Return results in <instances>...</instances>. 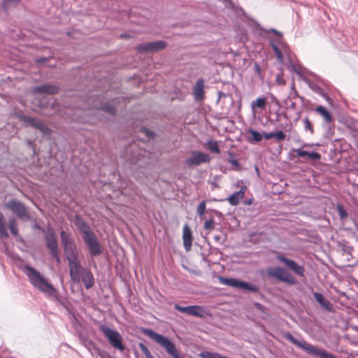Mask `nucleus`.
<instances>
[{
	"label": "nucleus",
	"instance_id": "nucleus-8",
	"mask_svg": "<svg viewBox=\"0 0 358 358\" xmlns=\"http://www.w3.org/2000/svg\"><path fill=\"white\" fill-rule=\"evenodd\" d=\"M267 274L269 277L275 278L278 281L290 285H294L297 282L296 279L290 273L280 266L268 269L267 271Z\"/></svg>",
	"mask_w": 358,
	"mask_h": 358
},
{
	"label": "nucleus",
	"instance_id": "nucleus-58",
	"mask_svg": "<svg viewBox=\"0 0 358 358\" xmlns=\"http://www.w3.org/2000/svg\"><path fill=\"white\" fill-rule=\"evenodd\" d=\"M296 114H297V117L298 118L300 117V115H301V111L299 110V111H296Z\"/></svg>",
	"mask_w": 358,
	"mask_h": 358
},
{
	"label": "nucleus",
	"instance_id": "nucleus-56",
	"mask_svg": "<svg viewBox=\"0 0 358 358\" xmlns=\"http://www.w3.org/2000/svg\"><path fill=\"white\" fill-rule=\"evenodd\" d=\"M213 212L218 217H221L222 216V214L221 212L217 210H213Z\"/></svg>",
	"mask_w": 358,
	"mask_h": 358
},
{
	"label": "nucleus",
	"instance_id": "nucleus-9",
	"mask_svg": "<svg viewBox=\"0 0 358 358\" xmlns=\"http://www.w3.org/2000/svg\"><path fill=\"white\" fill-rule=\"evenodd\" d=\"M5 208L11 210L21 220H30L31 218L28 208L21 201L10 199L5 203Z\"/></svg>",
	"mask_w": 358,
	"mask_h": 358
},
{
	"label": "nucleus",
	"instance_id": "nucleus-44",
	"mask_svg": "<svg viewBox=\"0 0 358 358\" xmlns=\"http://www.w3.org/2000/svg\"><path fill=\"white\" fill-rule=\"evenodd\" d=\"M20 0H3L2 3V8L5 11H7L9 8L10 4L13 3L15 4L18 3Z\"/></svg>",
	"mask_w": 358,
	"mask_h": 358
},
{
	"label": "nucleus",
	"instance_id": "nucleus-17",
	"mask_svg": "<svg viewBox=\"0 0 358 358\" xmlns=\"http://www.w3.org/2000/svg\"><path fill=\"white\" fill-rule=\"evenodd\" d=\"M265 33H273L276 38L275 39H271L270 40V45L273 50V52H278V50H280L278 48V45H282L283 43V35L282 33L280 31H278V30L275 29H270L268 30L265 29H261Z\"/></svg>",
	"mask_w": 358,
	"mask_h": 358
},
{
	"label": "nucleus",
	"instance_id": "nucleus-39",
	"mask_svg": "<svg viewBox=\"0 0 358 358\" xmlns=\"http://www.w3.org/2000/svg\"><path fill=\"white\" fill-rule=\"evenodd\" d=\"M306 131H309L311 134L314 133L313 125L309 119L306 117L303 120Z\"/></svg>",
	"mask_w": 358,
	"mask_h": 358
},
{
	"label": "nucleus",
	"instance_id": "nucleus-30",
	"mask_svg": "<svg viewBox=\"0 0 358 358\" xmlns=\"http://www.w3.org/2000/svg\"><path fill=\"white\" fill-rule=\"evenodd\" d=\"M34 228L42 231L44 234V239L45 243L46 237L48 236V234H51V233L54 234L55 237H57L55 230L50 226H48L46 229H44L39 224H36L34 225Z\"/></svg>",
	"mask_w": 358,
	"mask_h": 358
},
{
	"label": "nucleus",
	"instance_id": "nucleus-38",
	"mask_svg": "<svg viewBox=\"0 0 358 358\" xmlns=\"http://www.w3.org/2000/svg\"><path fill=\"white\" fill-rule=\"evenodd\" d=\"M8 227L10 230V233L14 236H17L18 235V228L16 224L15 220H10L8 223Z\"/></svg>",
	"mask_w": 358,
	"mask_h": 358
},
{
	"label": "nucleus",
	"instance_id": "nucleus-25",
	"mask_svg": "<svg viewBox=\"0 0 358 358\" xmlns=\"http://www.w3.org/2000/svg\"><path fill=\"white\" fill-rule=\"evenodd\" d=\"M60 238L63 249L76 243L74 240L71 237V234L70 233L66 232L64 230H62L60 231Z\"/></svg>",
	"mask_w": 358,
	"mask_h": 358
},
{
	"label": "nucleus",
	"instance_id": "nucleus-46",
	"mask_svg": "<svg viewBox=\"0 0 358 358\" xmlns=\"http://www.w3.org/2000/svg\"><path fill=\"white\" fill-rule=\"evenodd\" d=\"M140 131L141 133L144 134L148 138H153L155 137V133L146 127H141Z\"/></svg>",
	"mask_w": 358,
	"mask_h": 358
},
{
	"label": "nucleus",
	"instance_id": "nucleus-35",
	"mask_svg": "<svg viewBox=\"0 0 358 358\" xmlns=\"http://www.w3.org/2000/svg\"><path fill=\"white\" fill-rule=\"evenodd\" d=\"M283 103L285 104V108L287 110H291L293 111H296V103L294 101V99H291L290 101H288V98H286Z\"/></svg>",
	"mask_w": 358,
	"mask_h": 358
},
{
	"label": "nucleus",
	"instance_id": "nucleus-36",
	"mask_svg": "<svg viewBox=\"0 0 358 358\" xmlns=\"http://www.w3.org/2000/svg\"><path fill=\"white\" fill-rule=\"evenodd\" d=\"M336 210L339 215L341 220H345L348 217V211L344 208V207L338 203L336 205Z\"/></svg>",
	"mask_w": 358,
	"mask_h": 358
},
{
	"label": "nucleus",
	"instance_id": "nucleus-22",
	"mask_svg": "<svg viewBox=\"0 0 358 358\" xmlns=\"http://www.w3.org/2000/svg\"><path fill=\"white\" fill-rule=\"evenodd\" d=\"M313 296L315 299L324 310L331 313L334 312V308L331 303L329 300L326 299L322 293L314 292Z\"/></svg>",
	"mask_w": 358,
	"mask_h": 358
},
{
	"label": "nucleus",
	"instance_id": "nucleus-20",
	"mask_svg": "<svg viewBox=\"0 0 358 358\" xmlns=\"http://www.w3.org/2000/svg\"><path fill=\"white\" fill-rule=\"evenodd\" d=\"M182 241L185 250L187 252H189L192 248V231L187 224H185L183 227Z\"/></svg>",
	"mask_w": 358,
	"mask_h": 358
},
{
	"label": "nucleus",
	"instance_id": "nucleus-12",
	"mask_svg": "<svg viewBox=\"0 0 358 358\" xmlns=\"http://www.w3.org/2000/svg\"><path fill=\"white\" fill-rule=\"evenodd\" d=\"M167 43L164 41H156L138 44L136 49L138 53L156 52L165 49Z\"/></svg>",
	"mask_w": 358,
	"mask_h": 358
},
{
	"label": "nucleus",
	"instance_id": "nucleus-2",
	"mask_svg": "<svg viewBox=\"0 0 358 358\" xmlns=\"http://www.w3.org/2000/svg\"><path fill=\"white\" fill-rule=\"evenodd\" d=\"M74 224L82 234V238L87 248L90 255L92 257L99 256L102 253L101 245L90 225L82 217L78 215L75 216Z\"/></svg>",
	"mask_w": 358,
	"mask_h": 358
},
{
	"label": "nucleus",
	"instance_id": "nucleus-32",
	"mask_svg": "<svg viewBox=\"0 0 358 358\" xmlns=\"http://www.w3.org/2000/svg\"><path fill=\"white\" fill-rule=\"evenodd\" d=\"M207 148L208 149L213 153L219 154L220 152V149L218 145V143L215 140H209L207 142Z\"/></svg>",
	"mask_w": 358,
	"mask_h": 358
},
{
	"label": "nucleus",
	"instance_id": "nucleus-6",
	"mask_svg": "<svg viewBox=\"0 0 358 358\" xmlns=\"http://www.w3.org/2000/svg\"><path fill=\"white\" fill-rule=\"evenodd\" d=\"M99 330L103 334L114 349L120 352H123L125 350V345L123 343V338L119 331L104 324L100 325Z\"/></svg>",
	"mask_w": 358,
	"mask_h": 358
},
{
	"label": "nucleus",
	"instance_id": "nucleus-59",
	"mask_svg": "<svg viewBox=\"0 0 358 358\" xmlns=\"http://www.w3.org/2000/svg\"><path fill=\"white\" fill-rule=\"evenodd\" d=\"M215 240H217V241H218V240L220 239V238H219V236H215Z\"/></svg>",
	"mask_w": 358,
	"mask_h": 358
},
{
	"label": "nucleus",
	"instance_id": "nucleus-14",
	"mask_svg": "<svg viewBox=\"0 0 358 358\" xmlns=\"http://www.w3.org/2000/svg\"><path fill=\"white\" fill-rule=\"evenodd\" d=\"M45 245L48 249L51 257L55 259L57 264H59L61 262V259L59 254L57 237H55L54 234L52 233L51 234H48V236L46 237Z\"/></svg>",
	"mask_w": 358,
	"mask_h": 358
},
{
	"label": "nucleus",
	"instance_id": "nucleus-23",
	"mask_svg": "<svg viewBox=\"0 0 358 358\" xmlns=\"http://www.w3.org/2000/svg\"><path fill=\"white\" fill-rule=\"evenodd\" d=\"M296 155L299 157H308L309 159L313 161L320 160L321 159V155L317 152H308L299 148L295 150Z\"/></svg>",
	"mask_w": 358,
	"mask_h": 358
},
{
	"label": "nucleus",
	"instance_id": "nucleus-16",
	"mask_svg": "<svg viewBox=\"0 0 358 358\" xmlns=\"http://www.w3.org/2000/svg\"><path fill=\"white\" fill-rule=\"evenodd\" d=\"M278 259L288 268L292 270L296 275L299 277H304L305 268L303 266L299 265L295 261L288 259L284 256L278 257Z\"/></svg>",
	"mask_w": 358,
	"mask_h": 358
},
{
	"label": "nucleus",
	"instance_id": "nucleus-60",
	"mask_svg": "<svg viewBox=\"0 0 358 358\" xmlns=\"http://www.w3.org/2000/svg\"><path fill=\"white\" fill-rule=\"evenodd\" d=\"M230 0H224V1L227 2V1H229Z\"/></svg>",
	"mask_w": 358,
	"mask_h": 358
},
{
	"label": "nucleus",
	"instance_id": "nucleus-54",
	"mask_svg": "<svg viewBox=\"0 0 358 358\" xmlns=\"http://www.w3.org/2000/svg\"><path fill=\"white\" fill-rule=\"evenodd\" d=\"M254 306L259 310H262V308H263V306L260 303H258V302H255L254 303Z\"/></svg>",
	"mask_w": 358,
	"mask_h": 358
},
{
	"label": "nucleus",
	"instance_id": "nucleus-48",
	"mask_svg": "<svg viewBox=\"0 0 358 358\" xmlns=\"http://www.w3.org/2000/svg\"><path fill=\"white\" fill-rule=\"evenodd\" d=\"M254 69H255V74L260 79H262L263 78V76L262 74L261 68H260L259 65L257 62H255V64H254Z\"/></svg>",
	"mask_w": 358,
	"mask_h": 358
},
{
	"label": "nucleus",
	"instance_id": "nucleus-45",
	"mask_svg": "<svg viewBox=\"0 0 358 358\" xmlns=\"http://www.w3.org/2000/svg\"><path fill=\"white\" fill-rule=\"evenodd\" d=\"M315 92H316L317 94H319L320 96H322L323 98H324L326 100H329V95L324 92V90L319 87L316 86V87L314 89Z\"/></svg>",
	"mask_w": 358,
	"mask_h": 358
},
{
	"label": "nucleus",
	"instance_id": "nucleus-47",
	"mask_svg": "<svg viewBox=\"0 0 358 358\" xmlns=\"http://www.w3.org/2000/svg\"><path fill=\"white\" fill-rule=\"evenodd\" d=\"M275 81L280 85H285V80L283 79V73L281 72L276 76Z\"/></svg>",
	"mask_w": 358,
	"mask_h": 358
},
{
	"label": "nucleus",
	"instance_id": "nucleus-3",
	"mask_svg": "<svg viewBox=\"0 0 358 358\" xmlns=\"http://www.w3.org/2000/svg\"><path fill=\"white\" fill-rule=\"evenodd\" d=\"M141 331L144 335L154 340L160 346L164 348L166 352L172 358H183L176 348L175 344L171 341H170L169 338L165 337L164 336L161 335L150 329L143 328Z\"/></svg>",
	"mask_w": 358,
	"mask_h": 358
},
{
	"label": "nucleus",
	"instance_id": "nucleus-50",
	"mask_svg": "<svg viewBox=\"0 0 358 358\" xmlns=\"http://www.w3.org/2000/svg\"><path fill=\"white\" fill-rule=\"evenodd\" d=\"M50 58L41 57L36 59V62L38 64H44L45 62L48 61Z\"/></svg>",
	"mask_w": 358,
	"mask_h": 358
},
{
	"label": "nucleus",
	"instance_id": "nucleus-51",
	"mask_svg": "<svg viewBox=\"0 0 358 358\" xmlns=\"http://www.w3.org/2000/svg\"><path fill=\"white\" fill-rule=\"evenodd\" d=\"M273 136H274L273 132H271V133H266L265 131L262 132V138L264 137L266 140L273 138Z\"/></svg>",
	"mask_w": 358,
	"mask_h": 358
},
{
	"label": "nucleus",
	"instance_id": "nucleus-21",
	"mask_svg": "<svg viewBox=\"0 0 358 358\" xmlns=\"http://www.w3.org/2000/svg\"><path fill=\"white\" fill-rule=\"evenodd\" d=\"M84 286L86 289L92 288L94 285V278L92 273L88 268H83V273L80 275Z\"/></svg>",
	"mask_w": 358,
	"mask_h": 358
},
{
	"label": "nucleus",
	"instance_id": "nucleus-28",
	"mask_svg": "<svg viewBox=\"0 0 358 358\" xmlns=\"http://www.w3.org/2000/svg\"><path fill=\"white\" fill-rule=\"evenodd\" d=\"M247 134L250 135V136L248 137V141L250 143H259L262 140V134L253 129H248Z\"/></svg>",
	"mask_w": 358,
	"mask_h": 358
},
{
	"label": "nucleus",
	"instance_id": "nucleus-11",
	"mask_svg": "<svg viewBox=\"0 0 358 358\" xmlns=\"http://www.w3.org/2000/svg\"><path fill=\"white\" fill-rule=\"evenodd\" d=\"M211 158L209 155L201 151L194 150L191 156L185 161V165L189 168L198 166L203 163H210Z\"/></svg>",
	"mask_w": 358,
	"mask_h": 358
},
{
	"label": "nucleus",
	"instance_id": "nucleus-29",
	"mask_svg": "<svg viewBox=\"0 0 358 358\" xmlns=\"http://www.w3.org/2000/svg\"><path fill=\"white\" fill-rule=\"evenodd\" d=\"M8 237L9 234L6 230L5 217L0 212V238H8Z\"/></svg>",
	"mask_w": 358,
	"mask_h": 358
},
{
	"label": "nucleus",
	"instance_id": "nucleus-18",
	"mask_svg": "<svg viewBox=\"0 0 358 358\" xmlns=\"http://www.w3.org/2000/svg\"><path fill=\"white\" fill-rule=\"evenodd\" d=\"M205 83L202 78H199L192 89L194 98L196 101H202L205 99Z\"/></svg>",
	"mask_w": 358,
	"mask_h": 358
},
{
	"label": "nucleus",
	"instance_id": "nucleus-55",
	"mask_svg": "<svg viewBox=\"0 0 358 358\" xmlns=\"http://www.w3.org/2000/svg\"><path fill=\"white\" fill-rule=\"evenodd\" d=\"M229 162L233 165H235V166L239 165L238 162L236 159H231Z\"/></svg>",
	"mask_w": 358,
	"mask_h": 358
},
{
	"label": "nucleus",
	"instance_id": "nucleus-26",
	"mask_svg": "<svg viewBox=\"0 0 358 358\" xmlns=\"http://www.w3.org/2000/svg\"><path fill=\"white\" fill-rule=\"evenodd\" d=\"M315 110L323 117L326 122L331 123L334 121V118L331 113L324 106H319L315 109Z\"/></svg>",
	"mask_w": 358,
	"mask_h": 358
},
{
	"label": "nucleus",
	"instance_id": "nucleus-4",
	"mask_svg": "<svg viewBox=\"0 0 358 358\" xmlns=\"http://www.w3.org/2000/svg\"><path fill=\"white\" fill-rule=\"evenodd\" d=\"M285 338L295 345L298 348L306 350V352L312 355H316L321 358H338L334 354L327 352V351L320 350L314 345L308 343L305 341H299L294 338L289 332H287L284 336Z\"/></svg>",
	"mask_w": 358,
	"mask_h": 358
},
{
	"label": "nucleus",
	"instance_id": "nucleus-15",
	"mask_svg": "<svg viewBox=\"0 0 358 358\" xmlns=\"http://www.w3.org/2000/svg\"><path fill=\"white\" fill-rule=\"evenodd\" d=\"M69 274L72 282L78 283L80 281V275L83 273V267L81 266L79 258L68 261Z\"/></svg>",
	"mask_w": 358,
	"mask_h": 358
},
{
	"label": "nucleus",
	"instance_id": "nucleus-52",
	"mask_svg": "<svg viewBox=\"0 0 358 358\" xmlns=\"http://www.w3.org/2000/svg\"><path fill=\"white\" fill-rule=\"evenodd\" d=\"M288 68L291 71H293L297 74H300V71L297 69V68L294 64H290Z\"/></svg>",
	"mask_w": 358,
	"mask_h": 358
},
{
	"label": "nucleus",
	"instance_id": "nucleus-42",
	"mask_svg": "<svg viewBox=\"0 0 358 358\" xmlns=\"http://www.w3.org/2000/svg\"><path fill=\"white\" fill-rule=\"evenodd\" d=\"M94 350L101 358H113L107 351L101 350L98 347H94Z\"/></svg>",
	"mask_w": 358,
	"mask_h": 358
},
{
	"label": "nucleus",
	"instance_id": "nucleus-1",
	"mask_svg": "<svg viewBox=\"0 0 358 358\" xmlns=\"http://www.w3.org/2000/svg\"><path fill=\"white\" fill-rule=\"evenodd\" d=\"M24 268L28 271L27 275L33 286L48 296H53L55 301L70 312L68 301L62 300L58 296L57 290L36 269L29 265H25Z\"/></svg>",
	"mask_w": 358,
	"mask_h": 358
},
{
	"label": "nucleus",
	"instance_id": "nucleus-19",
	"mask_svg": "<svg viewBox=\"0 0 358 358\" xmlns=\"http://www.w3.org/2000/svg\"><path fill=\"white\" fill-rule=\"evenodd\" d=\"M34 92L42 94L54 95L59 93V87L56 85L47 83L41 85L40 86L35 87L34 88Z\"/></svg>",
	"mask_w": 358,
	"mask_h": 358
},
{
	"label": "nucleus",
	"instance_id": "nucleus-10",
	"mask_svg": "<svg viewBox=\"0 0 358 358\" xmlns=\"http://www.w3.org/2000/svg\"><path fill=\"white\" fill-rule=\"evenodd\" d=\"M174 308L179 312L184 313L188 315H192L199 318H206L211 315V313L208 309L197 305L182 306L176 303L174 305Z\"/></svg>",
	"mask_w": 358,
	"mask_h": 358
},
{
	"label": "nucleus",
	"instance_id": "nucleus-31",
	"mask_svg": "<svg viewBox=\"0 0 358 358\" xmlns=\"http://www.w3.org/2000/svg\"><path fill=\"white\" fill-rule=\"evenodd\" d=\"M266 105V98L264 96L258 97L255 101H252L251 103V107L252 108H260L263 109L265 108Z\"/></svg>",
	"mask_w": 358,
	"mask_h": 358
},
{
	"label": "nucleus",
	"instance_id": "nucleus-57",
	"mask_svg": "<svg viewBox=\"0 0 358 358\" xmlns=\"http://www.w3.org/2000/svg\"><path fill=\"white\" fill-rule=\"evenodd\" d=\"M120 37L122 38H129V35H127L126 34H122L120 35Z\"/></svg>",
	"mask_w": 358,
	"mask_h": 358
},
{
	"label": "nucleus",
	"instance_id": "nucleus-49",
	"mask_svg": "<svg viewBox=\"0 0 358 358\" xmlns=\"http://www.w3.org/2000/svg\"><path fill=\"white\" fill-rule=\"evenodd\" d=\"M343 250L346 252L349 255H352V251L353 250V248L350 245H343Z\"/></svg>",
	"mask_w": 358,
	"mask_h": 358
},
{
	"label": "nucleus",
	"instance_id": "nucleus-33",
	"mask_svg": "<svg viewBox=\"0 0 358 358\" xmlns=\"http://www.w3.org/2000/svg\"><path fill=\"white\" fill-rule=\"evenodd\" d=\"M288 98V101H290V99H299L301 101L302 103H304V101H305V99L303 96H301L299 94L297 90H296L295 88V86H294V84L293 83L292 86V90L291 92H289L288 96L287 97Z\"/></svg>",
	"mask_w": 358,
	"mask_h": 358
},
{
	"label": "nucleus",
	"instance_id": "nucleus-27",
	"mask_svg": "<svg viewBox=\"0 0 358 358\" xmlns=\"http://www.w3.org/2000/svg\"><path fill=\"white\" fill-rule=\"evenodd\" d=\"M244 194L245 191L243 188H241L239 191L231 194L227 200L231 205L236 206L239 203L240 201L243 199Z\"/></svg>",
	"mask_w": 358,
	"mask_h": 358
},
{
	"label": "nucleus",
	"instance_id": "nucleus-5",
	"mask_svg": "<svg viewBox=\"0 0 358 358\" xmlns=\"http://www.w3.org/2000/svg\"><path fill=\"white\" fill-rule=\"evenodd\" d=\"M218 280L222 285L238 289L244 292H252L263 296V294L261 292L260 288L248 282L241 280L238 278H225L223 276H220Z\"/></svg>",
	"mask_w": 358,
	"mask_h": 358
},
{
	"label": "nucleus",
	"instance_id": "nucleus-41",
	"mask_svg": "<svg viewBox=\"0 0 358 358\" xmlns=\"http://www.w3.org/2000/svg\"><path fill=\"white\" fill-rule=\"evenodd\" d=\"M215 227V221L214 219L212 217L208 220H206L204 222L203 224V229L206 231H212Z\"/></svg>",
	"mask_w": 358,
	"mask_h": 358
},
{
	"label": "nucleus",
	"instance_id": "nucleus-37",
	"mask_svg": "<svg viewBox=\"0 0 358 358\" xmlns=\"http://www.w3.org/2000/svg\"><path fill=\"white\" fill-rule=\"evenodd\" d=\"M206 207V201H202L197 206L196 213L201 218H202L203 215L205 214Z\"/></svg>",
	"mask_w": 358,
	"mask_h": 358
},
{
	"label": "nucleus",
	"instance_id": "nucleus-24",
	"mask_svg": "<svg viewBox=\"0 0 358 358\" xmlns=\"http://www.w3.org/2000/svg\"><path fill=\"white\" fill-rule=\"evenodd\" d=\"M64 252L67 261L79 258V252L76 243L64 248Z\"/></svg>",
	"mask_w": 358,
	"mask_h": 358
},
{
	"label": "nucleus",
	"instance_id": "nucleus-7",
	"mask_svg": "<svg viewBox=\"0 0 358 358\" xmlns=\"http://www.w3.org/2000/svg\"><path fill=\"white\" fill-rule=\"evenodd\" d=\"M16 115L19 120L38 130L43 135L48 136L52 135V130L45 123H44L39 119L27 115H24L23 113H17Z\"/></svg>",
	"mask_w": 358,
	"mask_h": 358
},
{
	"label": "nucleus",
	"instance_id": "nucleus-53",
	"mask_svg": "<svg viewBox=\"0 0 358 358\" xmlns=\"http://www.w3.org/2000/svg\"><path fill=\"white\" fill-rule=\"evenodd\" d=\"M275 55V57H277L278 60L282 61L283 59V55L280 50H278V52H274Z\"/></svg>",
	"mask_w": 358,
	"mask_h": 358
},
{
	"label": "nucleus",
	"instance_id": "nucleus-34",
	"mask_svg": "<svg viewBox=\"0 0 358 358\" xmlns=\"http://www.w3.org/2000/svg\"><path fill=\"white\" fill-rule=\"evenodd\" d=\"M100 110L110 114L115 115L116 113V108L110 103H103L100 106Z\"/></svg>",
	"mask_w": 358,
	"mask_h": 358
},
{
	"label": "nucleus",
	"instance_id": "nucleus-40",
	"mask_svg": "<svg viewBox=\"0 0 358 358\" xmlns=\"http://www.w3.org/2000/svg\"><path fill=\"white\" fill-rule=\"evenodd\" d=\"M138 347L143 352V353L145 355L146 358H153L154 357L152 355L151 352H150L149 349L147 348L145 345L143 343H138Z\"/></svg>",
	"mask_w": 358,
	"mask_h": 358
},
{
	"label": "nucleus",
	"instance_id": "nucleus-13",
	"mask_svg": "<svg viewBox=\"0 0 358 358\" xmlns=\"http://www.w3.org/2000/svg\"><path fill=\"white\" fill-rule=\"evenodd\" d=\"M219 99L225 105L222 108V113L228 117L232 114H236V111L234 108V101L231 95L219 92Z\"/></svg>",
	"mask_w": 358,
	"mask_h": 358
},
{
	"label": "nucleus",
	"instance_id": "nucleus-43",
	"mask_svg": "<svg viewBox=\"0 0 358 358\" xmlns=\"http://www.w3.org/2000/svg\"><path fill=\"white\" fill-rule=\"evenodd\" d=\"M273 138H275L278 142L282 141L286 138V134L281 130L273 132Z\"/></svg>",
	"mask_w": 358,
	"mask_h": 358
}]
</instances>
